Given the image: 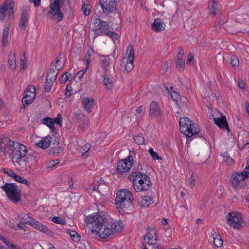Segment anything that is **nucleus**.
<instances>
[{"mask_svg": "<svg viewBox=\"0 0 249 249\" xmlns=\"http://www.w3.org/2000/svg\"><path fill=\"white\" fill-rule=\"evenodd\" d=\"M62 150L59 143L57 141H54L50 147V153L53 154H59L62 152Z\"/></svg>", "mask_w": 249, "mask_h": 249, "instance_id": "27", "label": "nucleus"}, {"mask_svg": "<svg viewBox=\"0 0 249 249\" xmlns=\"http://www.w3.org/2000/svg\"><path fill=\"white\" fill-rule=\"evenodd\" d=\"M133 196L131 192L125 189L118 191L115 201L119 213H128L133 207Z\"/></svg>", "mask_w": 249, "mask_h": 249, "instance_id": "2", "label": "nucleus"}, {"mask_svg": "<svg viewBox=\"0 0 249 249\" xmlns=\"http://www.w3.org/2000/svg\"><path fill=\"white\" fill-rule=\"evenodd\" d=\"M176 68L180 71H183L185 67V60L182 57L177 56L176 58Z\"/></svg>", "mask_w": 249, "mask_h": 249, "instance_id": "36", "label": "nucleus"}, {"mask_svg": "<svg viewBox=\"0 0 249 249\" xmlns=\"http://www.w3.org/2000/svg\"><path fill=\"white\" fill-rule=\"evenodd\" d=\"M53 122L54 124V123L58 124L59 126H61L62 125V118L60 114L57 115V117L54 118L53 119Z\"/></svg>", "mask_w": 249, "mask_h": 249, "instance_id": "49", "label": "nucleus"}, {"mask_svg": "<svg viewBox=\"0 0 249 249\" xmlns=\"http://www.w3.org/2000/svg\"><path fill=\"white\" fill-rule=\"evenodd\" d=\"M54 81H52L50 80H47L46 79V81L44 84V91L45 92H49L50 91L51 88L53 86V83Z\"/></svg>", "mask_w": 249, "mask_h": 249, "instance_id": "44", "label": "nucleus"}, {"mask_svg": "<svg viewBox=\"0 0 249 249\" xmlns=\"http://www.w3.org/2000/svg\"><path fill=\"white\" fill-rule=\"evenodd\" d=\"M103 83L108 89L111 90L112 89L113 87V82L107 75L104 76Z\"/></svg>", "mask_w": 249, "mask_h": 249, "instance_id": "37", "label": "nucleus"}, {"mask_svg": "<svg viewBox=\"0 0 249 249\" xmlns=\"http://www.w3.org/2000/svg\"><path fill=\"white\" fill-rule=\"evenodd\" d=\"M194 54L191 53H189L188 55V58L187 60V64H191L194 62Z\"/></svg>", "mask_w": 249, "mask_h": 249, "instance_id": "56", "label": "nucleus"}, {"mask_svg": "<svg viewBox=\"0 0 249 249\" xmlns=\"http://www.w3.org/2000/svg\"><path fill=\"white\" fill-rule=\"evenodd\" d=\"M68 74L70 75V73L68 72H66L65 73L63 74L60 79V81L61 83H65L68 80Z\"/></svg>", "mask_w": 249, "mask_h": 249, "instance_id": "54", "label": "nucleus"}, {"mask_svg": "<svg viewBox=\"0 0 249 249\" xmlns=\"http://www.w3.org/2000/svg\"><path fill=\"white\" fill-rule=\"evenodd\" d=\"M30 2L33 3L35 7L39 6L41 3V0H29Z\"/></svg>", "mask_w": 249, "mask_h": 249, "instance_id": "63", "label": "nucleus"}, {"mask_svg": "<svg viewBox=\"0 0 249 249\" xmlns=\"http://www.w3.org/2000/svg\"><path fill=\"white\" fill-rule=\"evenodd\" d=\"M134 61L128 60L127 58H123L121 66L124 67L127 72L131 71L134 68Z\"/></svg>", "mask_w": 249, "mask_h": 249, "instance_id": "24", "label": "nucleus"}, {"mask_svg": "<svg viewBox=\"0 0 249 249\" xmlns=\"http://www.w3.org/2000/svg\"><path fill=\"white\" fill-rule=\"evenodd\" d=\"M4 172L6 173L8 176L11 177L13 178L14 176L15 175L16 173L13 172L12 170L8 169L7 170H6V169H3Z\"/></svg>", "mask_w": 249, "mask_h": 249, "instance_id": "61", "label": "nucleus"}, {"mask_svg": "<svg viewBox=\"0 0 249 249\" xmlns=\"http://www.w3.org/2000/svg\"><path fill=\"white\" fill-rule=\"evenodd\" d=\"M171 97L173 100L176 102L178 106L179 107L183 108L186 107V99L183 98L182 99L183 101L182 102V100L180 98V95L178 92L175 91L171 92Z\"/></svg>", "mask_w": 249, "mask_h": 249, "instance_id": "20", "label": "nucleus"}, {"mask_svg": "<svg viewBox=\"0 0 249 249\" xmlns=\"http://www.w3.org/2000/svg\"><path fill=\"white\" fill-rule=\"evenodd\" d=\"M99 4L105 14L113 13L116 10V0H100Z\"/></svg>", "mask_w": 249, "mask_h": 249, "instance_id": "11", "label": "nucleus"}, {"mask_svg": "<svg viewBox=\"0 0 249 249\" xmlns=\"http://www.w3.org/2000/svg\"><path fill=\"white\" fill-rule=\"evenodd\" d=\"M27 65L26 62V59L25 57L24 59H21L20 60V68L21 70L22 71L23 69L25 70L27 68Z\"/></svg>", "mask_w": 249, "mask_h": 249, "instance_id": "58", "label": "nucleus"}, {"mask_svg": "<svg viewBox=\"0 0 249 249\" xmlns=\"http://www.w3.org/2000/svg\"><path fill=\"white\" fill-rule=\"evenodd\" d=\"M2 144H4V145L7 147L15 146V142L8 138H5L2 140V142H1V147H2Z\"/></svg>", "mask_w": 249, "mask_h": 249, "instance_id": "40", "label": "nucleus"}, {"mask_svg": "<svg viewBox=\"0 0 249 249\" xmlns=\"http://www.w3.org/2000/svg\"><path fill=\"white\" fill-rule=\"evenodd\" d=\"M75 116L78 122L80 123H82V122H84L86 119H87L86 116L82 113L76 114Z\"/></svg>", "mask_w": 249, "mask_h": 249, "instance_id": "51", "label": "nucleus"}, {"mask_svg": "<svg viewBox=\"0 0 249 249\" xmlns=\"http://www.w3.org/2000/svg\"><path fill=\"white\" fill-rule=\"evenodd\" d=\"M52 221L56 224L65 225V221L60 217L55 216L52 218Z\"/></svg>", "mask_w": 249, "mask_h": 249, "instance_id": "47", "label": "nucleus"}, {"mask_svg": "<svg viewBox=\"0 0 249 249\" xmlns=\"http://www.w3.org/2000/svg\"><path fill=\"white\" fill-rule=\"evenodd\" d=\"M93 22L95 24H98V29L97 31H100V33H97L98 35L104 34L108 29L109 25L107 22L102 20L99 16L97 18H94Z\"/></svg>", "mask_w": 249, "mask_h": 249, "instance_id": "14", "label": "nucleus"}, {"mask_svg": "<svg viewBox=\"0 0 249 249\" xmlns=\"http://www.w3.org/2000/svg\"><path fill=\"white\" fill-rule=\"evenodd\" d=\"M8 63L11 69L14 71L16 68V53L14 52H10L8 55Z\"/></svg>", "mask_w": 249, "mask_h": 249, "instance_id": "29", "label": "nucleus"}, {"mask_svg": "<svg viewBox=\"0 0 249 249\" xmlns=\"http://www.w3.org/2000/svg\"><path fill=\"white\" fill-rule=\"evenodd\" d=\"M222 156L223 158V160L227 162L228 164L231 165L234 162L233 160L230 156L228 152H224L222 154Z\"/></svg>", "mask_w": 249, "mask_h": 249, "instance_id": "41", "label": "nucleus"}, {"mask_svg": "<svg viewBox=\"0 0 249 249\" xmlns=\"http://www.w3.org/2000/svg\"><path fill=\"white\" fill-rule=\"evenodd\" d=\"M125 55L126 56L124 57L123 58H127L128 60L134 61L135 57V50L133 46L130 45L127 48Z\"/></svg>", "mask_w": 249, "mask_h": 249, "instance_id": "28", "label": "nucleus"}, {"mask_svg": "<svg viewBox=\"0 0 249 249\" xmlns=\"http://www.w3.org/2000/svg\"><path fill=\"white\" fill-rule=\"evenodd\" d=\"M213 121L214 123L220 128L223 129H226L228 133H229L230 132V128H229L228 124L225 116H222L221 117L214 118Z\"/></svg>", "mask_w": 249, "mask_h": 249, "instance_id": "18", "label": "nucleus"}, {"mask_svg": "<svg viewBox=\"0 0 249 249\" xmlns=\"http://www.w3.org/2000/svg\"><path fill=\"white\" fill-rule=\"evenodd\" d=\"M13 178L15 181L24 184L28 186H29L30 184V182H29L27 179H25L23 177L18 175L16 173Z\"/></svg>", "mask_w": 249, "mask_h": 249, "instance_id": "38", "label": "nucleus"}, {"mask_svg": "<svg viewBox=\"0 0 249 249\" xmlns=\"http://www.w3.org/2000/svg\"><path fill=\"white\" fill-rule=\"evenodd\" d=\"M228 224L234 229L240 230L242 228L243 223L241 213L239 212H230L226 216Z\"/></svg>", "mask_w": 249, "mask_h": 249, "instance_id": "8", "label": "nucleus"}, {"mask_svg": "<svg viewBox=\"0 0 249 249\" xmlns=\"http://www.w3.org/2000/svg\"><path fill=\"white\" fill-rule=\"evenodd\" d=\"M31 226L33 228L38 230L39 231L43 232L47 235L52 236L53 232L50 229H48L46 226H44L42 224L37 221L34 220L31 223Z\"/></svg>", "mask_w": 249, "mask_h": 249, "instance_id": "17", "label": "nucleus"}, {"mask_svg": "<svg viewBox=\"0 0 249 249\" xmlns=\"http://www.w3.org/2000/svg\"><path fill=\"white\" fill-rule=\"evenodd\" d=\"M189 186L191 187V188H192V189H193V188L194 187V186L195 185V177H194V173H192L191 176L190 178L189 179Z\"/></svg>", "mask_w": 249, "mask_h": 249, "instance_id": "53", "label": "nucleus"}, {"mask_svg": "<svg viewBox=\"0 0 249 249\" xmlns=\"http://www.w3.org/2000/svg\"><path fill=\"white\" fill-rule=\"evenodd\" d=\"M70 235H71V237L72 240L74 242H78L80 238V236L79 235V234L75 231H71V232H70Z\"/></svg>", "mask_w": 249, "mask_h": 249, "instance_id": "50", "label": "nucleus"}, {"mask_svg": "<svg viewBox=\"0 0 249 249\" xmlns=\"http://www.w3.org/2000/svg\"><path fill=\"white\" fill-rule=\"evenodd\" d=\"M231 64L233 66H238L239 62L237 57L236 56H232L231 59Z\"/></svg>", "mask_w": 249, "mask_h": 249, "instance_id": "52", "label": "nucleus"}, {"mask_svg": "<svg viewBox=\"0 0 249 249\" xmlns=\"http://www.w3.org/2000/svg\"><path fill=\"white\" fill-rule=\"evenodd\" d=\"M28 7L24 5L22 8V13L19 23V27L20 29L24 30L26 28V23H27L28 18Z\"/></svg>", "mask_w": 249, "mask_h": 249, "instance_id": "16", "label": "nucleus"}, {"mask_svg": "<svg viewBox=\"0 0 249 249\" xmlns=\"http://www.w3.org/2000/svg\"><path fill=\"white\" fill-rule=\"evenodd\" d=\"M50 10L48 13L51 15V19L60 21L63 19L64 15L60 10V4H62V0H50Z\"/></svg>", "mask_w": 249, "mask_h": 249, "instance_id": "7", "label": "nucleus"}, {"mask_svg": "<svg viewBox=\"0 0 249 249\" xmlns=\"http://www.w3.org/2000/svg\"><path fill=\"white\" fill-rule=\"evenodd\" d=\"M18 217L21 220L23 225L24 224H29L31 226V223L35 220V219L25 213H19L18 214Z\"/></svg>", "mask_w": 249, "mask_h": 249, "instance_id": "26", "label": "nucleus"}, {"mask_svg": "<svg viewBox=\"0 0 249 249\" xmlns=\"http://www.w3.org/2000/svg\"><path fill=\"white\" fill-rule=\"evenodd\" d=\"M0 188L5 191L7 197L12 202L17 203L20 201L21 190L15 183H6Z\"/></svg>", "mask_w": 249, "mask_h": 249, "instance_id": "5", "label": "nucleus"}, {"mask_svg": "<svg viewBox=\"0 0 249 249\" xmlns=\"http://www.w3.org/2000/svg\"><path fill=\"white\" fill-rule=\"evenodd\" d=\"M89 123V121L87 118L84 122H82V123H80V124L79 125V127L81 129H84L88 126Z\"/></svg>", "mask_w": 249, "mask_h": 249, "instance_id": "60", "label": "nucleus"}, {"mask_svg": "<svg viewBox=\"0 0 249 249\" xmlns=\"http://www.w3.org/2000/svg\"><path fill=\"white\" fill-rule=\"evenodd\" d=\"M31 92H36V89L34 87L30 86H28L25 90L26 93H30Z\"/></svg>", "mask_w": 249, "mask_h": 249, "instance_id": "62", "label": "nucleus"}, {"mask_svg": "<svg viewBox=\"0 0 249 249\" xmlns=\"http://www.w3.org/2000/svg\"><path fill=\"white\" fill-rule=\"evenodd\" d=\"M81 9L85 16H89V15L90 9L89 8V4L84 3Z\"/></svg>", "mask_w": 249, "mask_h": 249, "instance_id": "46", "label": "nucleus"}, {"mask_svg": "<svg viewBox=\"0 0 249 249\" xmlns=\"http://www.w3.org/2000/svg\"><path fill=\"white\" fill-rule=\"evenodd\" d=\"M51 137L48 136L46 137L42 138L41 141L36 143L38 147L41 148L43 149H46L51 144Z\"/></svg>", "mask_w": 249, "mask_h": 249, "instance_id": "25", "label": "nucleus"}, {"mask_svg": "<svg viewBox=\"0 0 249 249\" xmlns=\"http://www.w3.org/2000/svg\"><path fill=\"white\" fill-rule=\"evenodd\" d=\"M152 198L149 196H145L140 199V205L142 207H147L151 203Z\"/></svg>", "mask_w": 249, "mask_h": 249, "instance_id": "34", "label": "nucleus"}, {"mask_svg": "<svg viewBox=\"0 0 249 249\" xmlns=\"http://www.w3.org/2000/svg\"><path fill=\"white\" fill-rule=\"evenodd\" d=\"M133 174H135L133 180V186L135 191L139 192L148 190L152 185L149 177L144 173L141 172Z\"/></svg>", "mask_w": 249, "mask_h": 249, "instance_id": "4", "label": "nucleus"}, {"mask_svg": "<svg viewBox=\"0 0 249 249\" xmlns=\"http://www.w3.org/2000/svg\"><path fill=\"white\" fill-rule=\"evenodd\" d=\"M61 68V67H57L56 65H53L52 64L47 73L46 78V80L55 82L56 79L57 74Z\"/></svg>", "mask_w": 249, "mask_h": 249, "instance_id": "15", "label": "nucleus"}, {"mask_svg": "<svg viewBox=\"0 0 249 249\" xmlns=\"http://www.w3.org/2000/svg\"><path fill=\"white\" fill-rule=\"evenodd\" d=\"M144 239L147 244L150 245H154L157 242V238L154 237L152 234L150 233V231L148 232Z\"/></svg>", "mask_w": 249, "mask_h": 249, "instance_id": "35", "label": "nucleus"}, {"mask_svg": "<svg viewBox=\"0 0 249 249\" xmlns=\"http://www.w3.org/2000/svg\"><path fill=\"white\" fill-rule=\"evenodd\" d=\"M179 126L181 132L185 135L187 138L192 137L197 134L198 137H203V135L199 133L200 129L196 127V124L188 118H180Z\"/></svg>", "mask_w": 249, "mask_h": 249, "instance_id": "3", "label": "nucleus"}, {"mask_svg": "<svg viewBox=\"0 0 249 249\" xmlns=\"http://www.w3.org/2000/svg\"><path fill=\"white\" fill-rule=\"evenodd\" d=\"M16 148L18 149L19 158H24L27 154V148L24 145L18 143H16Z\"/></svg>", "mask_w": 249, "mask_h": 249, "instance_id": "30", "label": "nucleus"}, {"mask_svg": "<svg viewBox=\"0 0 249 249\" xmlns=\"http://www.w3.org/2000/svg\"><path fill=\"white\" fill-rule=\"evenodd\" d=\"M164 29L163 23L161 21V19L159 18L155 19L152 24V29L155 32H159L164 30Z\"/></svg>", "mask_w": 249, "mask_h": 249, "instance_id": "22", "label": "nucleus"}, {"mask_svg": "<svg viewBox=\"0 0 249 249\" xmlns=\"http://www.w3.org/2000/svg\"><path fill=\"white\" fill-rule=\"evenodd\" d=\"M36 93L34 92H31L30 93H26L22 100L23 106L20 108V112H23L25 107L33 102Z\"/></svg>", "mask_w": 249, "mask_h": 249, "instance_id": "13", "label": "nucleus"}, {"mask_svg": "<svg viewBox=\"0 0 249 249\" xmlns=\"http://www.w3.org/2000/svg\"><path fill=\"white\" fill-rule=\"evenodd\" d=\"M42 124L47 125L52 130V132L55 131V127L53 122V119L48 117H45L42 120Z\"/></svg>", "mask_w": 249, "mask_h": 249, "instance_id": "33", "label": "nucleus"}, {"mask_svg": "<svg viewBox=\"0 0 249 249\" xmlns=\"http://www.w3.org/2000/svg\"><path fill=\"white\" fill-rule=\"evenodd\" d=\"M94 100L92 98L85 97L82 99V104L84 108L89 113L90 112L93 107Z\"/></svg>", "mask_w": 249, "mask_h": 249, "instance_id": "21", "label": "nucleus"}, {"mask_svg": "<svg viewBox=\"0 0 249 249\" xmlns=\"http://www.w3.org/2000/svg\"><path fill=\"white\" fill-rule=\"evenodd\" d=\"M104 34L109 36L112 39L117 40L118 38V34L112 31H107Z\"/></svg>", "mask_w": 249, "mask_h": 249, "instance_id": "48", "label": "nucleus"}, {"mask_svg": "<svg viewBox=\"0 0 249 249\" xmlns=\"http://www.w3.org/2000/svg\"><path fill=\"white\" fill-rule=\"evenodd\" d=\"M178 55L177 56L183 57L184 51L180 47L178 48Z\"/></svg>", "mask_w": 249, "mask_h": 249, "instance_id": "64", "label": "nucleus"}, {"mask_svg": "<svg viewBox=\"0 0 249 249\" xmlns=\"http://www.w3.org/2000/svg\"><path fill=\"white\" fill-rule=\"evenodd\" d=\"M133 158L129 155L127 158L120 160L118 164L117 169L118 171L123 174L129 171L133 165Z\"/></svg>", "mask_w": 249, "mask_h": 249, "instance_id": "10", "label": "nucleus"}, {"mask_svg": "<svg viewBox=\"0 0 249 249\" xmlns=\"http://www.w3.org/2000/svg\"><path fill=\"white\" fill-rule=\"evenodd\" d=\"M107 220L106 218L98 213H93L86 218V223L91 231L104 239L119 230L116 224L109 223Z\"/></svg>", "mask_w": 249, "mask_h": 249, "instance_id": "1", "label": "nucleus"}, {"mask_svg": "<svg viewBox=\"0 0 249 249\" xmlns=\"http://www.w3.org/2000/svg\"><path fill=\"white\" fill-rule=\"evenodd\" d=\"M10 25L7 26H5L3 28V33H2V38L1 40V44L2 46H5L7 42H8V38L9 35Z\"/></svg>", "mask_w": 249, "mask_h": 249, "instance_id": "32", "label": "nucleus"}, {"mask_svg": "<svg viewBox=\"0 0 249 249\" xmlns=\"http://www.w3.org/2000/svg\"><path fill=\"white\" fill-rule=\"evenodd\" d=\"M90 148V144L89 143H86L85 145L81 148V152L83 154L87 153Z\"/></svg>", "mask_w": 249, "mask_h": 249, "instance_id": "59", "label": "nucleus"}, {"mask_svg": "<svg viewBox=\"0 0 249 249\" xmlns=\"http://www.w3.org/2000/svg\"><path fill=\"white\" fill-rule=\"evenodd\" d=\"M88 67H89V66L87 65V67L85 69H83V70L78 71L76 75L79 78V79L80 80L83 77V76L85 74V73L87 71V70L88 69Z\"/></svg>", "mask_w": 249, "mask_h": 249, "instance_id": "57", "label": "nucleus"}, {"mask_svg": "<svg viewBox=\"0 0 249 249\" xmlns=\"http://www.w3.org/2000/svg\"><path fill=\"white\" fill-rule=\"evenodd\" d=\"M249 177V172L248 171H244L241 173H236L232 175L231 177L232 184L233 185L236 186L242 181Z\"/></svg>", "mask_w": 249, "mask_h": 249, "instance_id": "12", "label": "nucleus"}, {"mask_svg": "<svg viewBox=\"0 0 249 249\" xmlns=\"http://www.w3.org/2000/svg\"><path fill=\"white\" fill-rule=\"evenodd\" d=\"M217 2L213 0L209 6L210 14L214 16L216 14V11L217 10Z\"/></svg>", "mask_w": 249, "mask_h": 249, "instance_id": "39", "label": "nucleus"}, {"mask_svg": "<svg viewBox=\"0 0 249 249\" xmlns=\"http://www.w3.org/2000/svg\"><path fill=\"white\" fill-rule=\"evenodd\" d=\"M149 109V115L151 117L161 116L162 114L158 104L155 101L151 103Z\"/></svg>", "mask_w": 249, "mask_h": 249, "instance_id": "19", "label": "nucleus"}, {"mask_svg": "<svg viewBox=\"0 0 249 249\" xmlns=\"http://www.w3.org/2000/svg\"><path fill=\"white\" fill-rule=\"evenodd\" d=\"M101 58L100 59V64L102 68L105 71L107 70V68L110 64V59L109 55H100Z\"/></svg>", "mask_w": 249, "mask_h": 249, "instance_id": "31", "label": "nucleus"}, {"mask_svg": "<svg viewBox=\"0 0 249 249\" xmlns=\"http://www.w3.org/2000/svg\"><path fill=\"white\" fill-rule=\"evenodd\" d=\"M211 234L214 245L217 248L221 247L223 245V241L220 234L214 231H212Z\"/></svg>", "mask_w": 249, "mask_h": 249, "instance_id": "23", "label": "nucleus"}, {"mask_svg": "<svg viewBox=\"0 0 249 249\" xmlns=\"http://www.w3.org/2000/svg\"><path fill=\"white\" fill-rule=\"evenodd\" d=\"M93 53V50L90 49L86 53L85 57H84V60L86 61L87 64L88 66L89 65L90 59V56L91 55V54Z\"/></svg>", "mask_w": 249, "mask_h": 249, "instance_id": "45", "label": "nucleus"}, {"mask_svg": "<svg viewBox=\"0 0 249 249\" xmlns=\"http://www.w3.org/2000/svg\"><path fill=\"white\" fill-rule=\"evenodd\" d=\"M39 159V155L36 152L29 153L24 158H18L17 162L22 168L29 170L32 166L36 165Z\"/></svg>", "mask_w": 249, "mask_h": 249, "instance_id": "6", "label": "nucleus"}, {"mask_svg": "<svg viewBox=\"0 0 249 249\" xmlns=\"http://www.w3.org/2000/svg\"><path fill=\"white\" fill-rule=\"evenodd\" d=\"M60 160L59 159L52 160L48 163V168H52L54 167L55 165L58 164Z\"/></svg>", "mask_w": 249, "mask_h": 249, "instance_id": "55", "label": "nucleus"}, {"mask_svg": "<svg viewBox=\"0 0 249 249\" xmlns=\"http://www.w3.org/2000/svg\"><path fill=\"white\" fill-rule=\"evenodd\" d=\"M134 141L138 145L142 144L144 142V138L142 134H139L134 137Z\"/></svg>", "mask_w": 249, "mask_h": 249, "instance_id": "42", "label": "nucleus"}, {"mask_svg": "<svg viewBox=\"0 0 249 249\" xmlns=\"http://www.w3.org/2000/svg\"><path fill=\"white\" fill-rule=\"evenodd\" d=\"M149 153L154 160H161L162 157L159 156L157 152H155L152 148H150L149 149Z\"/></svg>", "mask_w": 249, "mask_h": 249, "instance_id": "43", "label": "nucleus"}, {"mask_svg": "<svg viewBox=\"0 0 249 249\" xmlns=\"http://www.w3.org/2000/svg\"><path fill=\"white\" fill-rule=\"evenodd\" d=\"M14 2L13 0H6L2 6H0V20H3L5 17L6 12H8L9 16H13L14 11Z\"/></svg>", "mask_w": 249, "mask_h": 249, "instance_id": "9", "label": "nucleus"}]
</instances>
